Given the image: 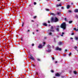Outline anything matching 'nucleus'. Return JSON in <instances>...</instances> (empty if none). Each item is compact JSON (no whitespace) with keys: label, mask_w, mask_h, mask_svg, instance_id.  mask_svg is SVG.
Segmentation results:
<instances>
[{"label":"nucleus","mask_w":78,"mask_h":78,"mask_svg":"<svg viewBox=\"0 0 78 78\" xmlns=\"http://www.w3.org/2000/svg\"><path fill=\"white\" fill-rule=\"evenodd\" d=\"M27 31H28V32H30V30H28Z\"/></svg>","instance_id":"45"},{"label":"nucleus","mask_w":78,"mask_h":78,"mask_svg":"<svg viewBox=\"0 0 78 78\" xmlns=\"http://www.w3.org/2000/svg\"><path fill=\"white\" fill-rule=\"evenodd\" d=\"M73 73H74V74H75V75H76V72L75 71H74L73 72Z\"/></svg>","instance_id":"21"},{"label":"nucleus","mask_w":78,"mask_h":78,"mask_svg":"<svg viewBox=\"0 0 78 78\" xmlns=\"http://www.w3.org/2000/svg\"><path fill=\"white\" fill-rule=\"evenodd\" d=\"M70 39H71V40L73 39V38H72V37H70Z\"/></svg>","instance_id":"39"},{"label":"nucleus","mask_w":78,"mask_h":78,"mask_svg":"<svg viewBox=\"0 0 78 78\" xmlns=\"http://www.w3.org/2000/svg\"><path fill=\"white\" fill-rule=\"evenodd\" d=\"M30 59H32V60H33V61L34 60V58L33 57V56H30V57H29Z\"/></svg>","instance_id":"6"},{"label":"nucleus","mask_w":78,"mask_h":78,"mask_svg":"<svg viewBox=\"0 0 78 78\" xmlns=\"http://www.w3.org/2000/svg\"><path fill=\"white\" fill-rule=\"evenodd\" d=\"M46 0V1H48V0Z\"/></svg>","instance_id":"55"},{"label":"nucleus","mask_w":78,"mask_h":78,"mask_svg":"<svg viewBox=\"0 0 78 78\" xmlns=\"http://www.w3.org/2000/svg\"><path fill=\"white\" fill-rule=\"evenodd\" d=\"M53 78H56L55 77H54Z\"/></svg>","instance_id":"53"},{"label":"nucleus","mask_w":78,"mask_h":78,"mask_svg":"<svg viewBox=\"0 0 78 78\" xmlns=\"http://www.w3.org/2000/svg\"><path fill=\"white\" fill-rule=\"evenodd\" d=\"M74 34L73 33L71 34V35H74Z\"/></svg>","instance_id":"40"},{"label":"nucleus","mask_w":78,"mask_h":78,"mask_svg":"<svg viewBox=\"0 0 78 78\" xmlns=\"http://www.w3.org/2000/svg\"><path fill=\"white\" fill-rule=\"evenodd\" d=\"M50 14L51 15H53V16H55V14L54 13H51Z\"/></svg>","instance_id":"15"},{"label":"nucleus","mask_w":78,"mask_h":78,"mask_svg":"<svg viewBox=\"0 0 78 78\" xmlns=\"http://www.w3.org/2000/svg\"><path fill=\"white\" fill-rule=\"evenodd\" d=\"M64 20H65V21H67V19H66V18H65L64 19Z\"/></svg>","instance_id":"27"},{"label":"nucleus","mask_w":78,"mask_h":78,"mask_svg":"<svg viewBox=\"0 0 78 78\" xmlns=\"http://www.w3.org/2000/svg\"><path fill=\"white\" fill-rule=\"evenodd\" d=\"M56 7H58V6H59V5H56Z\"/></svg>","instance_id":"33"},{"label":"nucleus","mask_w":78,"mask_h":78,"mask_svg":"<svg viewBox=\"0 0 78 78\" xmlns=\"http://www.w3.org/2000/svg\"><path fill=\"white\" fill-rule=\"evenodd\" d=\"M71 54H72V53H71V52H70L69 54V56H70Z\"/></svg>","instance_id":"25"},{"label":"nucleus","mask_w":78,"mask_h":78,"mask_svg":"<svg viewBox=\"0 0 78 78\" xmlns=\"http://www.w3.org/2000/svg\"><path fill=\"white\" fill-rule=\"evenodd\" d=\"M75 17L77 19H78V16L77 15H76Z\"/></svg>","instance_id":"22"},{"label":"nucleus","mask_w":78,"mask_h":78,"mask_svg":"<svg viewBox=\"0 0 78 78\" xmlns=\"http://www.w3.org/2000/svg\"><path fill=\"white\" fill-rule=\"evenodd\" d=\"M68 12H72V11H71V10H69Z\"/></svg>","instance_id":"31"},{"label":"nucleus","mask_w":78,"mask_h":78,"mask_svg":"<svg viewBox=\"0 0 78 78\" xmlns=\"http://www.w3.org/2000/svg\"><path fill=\"white\" fill-rule=\"evenodd\" d=\"M23 23H22V27H23Z\"/></svg>","instance_id":"36"},{"label":"nucleus","mask_w":78,"mask_h":78,"mask_svg":"<svg viewBox=\"0 0 78 78\" xmlns=\"http://www.w3.org/2000/svg\"><path fill=\"white\" fill-rule=\"evenodd\" d=\"M51 72H52V73H53V72H54V71L53 70H51Z\"/></svg>","instance_id":"26"},{"label":"nucleus","mask_w":78,"mask_h":78,"mask_svg":"<svg viewBox=\"0 0 78 78\" xmlns=\"http://www.w3.org/2000/svg\"><path fill=\"white\" fill-rule=\"evenodd\" d=\"M74 12H78V9H75L74 10Z\"/></svg>","instance_id":"11"},{"label":"nucleus","mask_w":78,"mask_h":78,"mask_svg":"<svg viewBox=\"0 0 78 78\" xmlns=\"http://www.w3.org/2000/svg\"><path fill=\"white\" fill-rule=\"evenodd\" d=\"M73 30H74V31H78V29H76V28H74Z\"/></svg>","instance_id":"12"},{"label":"nucleus","mask_w":78,"mask_h":78,"mask_svg":"<svg viewBox=\"0 0 78 78\" xmlns=\"http://www.w3.org/2000/svg\"><path fill=\"white\" fill-rule=\"evenodd\" d=\"M45 9L47 11H49V9Z\"/></svg>","instance_id":"24"},{"label":"nucleus","mask_w":78,"mask_h":78,"mask_svg":"<svg viewBox=\"0 0 78 78\" xmlns=\"http://www.w3.org/2000/svg\"><path fill=\"white\" fill-rule=\"evenodd\" d=\"M47 47L48 48H51V46L50 45L48 44L47 46Z\"/></svg>","instance_id":"9"},{"label":"nucleus","mask_w":78,"mask_h":78,"mask_svg":"<svg viewBox=\"0 0 78 78\" xmlns=\"http://www.w3.org/2000/svg\"><path fill=\"white\" fill-rule=\"evenodd\" d=\"M67 51V49H66L65 50V51Z\"/></svg>","instance_id":"47"},{"label":"nucleus","mask_w":78,"mask_h":78,"mask_svg":"<svg viewBox=\"0 0 78 78\" xmlns=\"http://www.w3.org/2000/svg\"><path fill=\"white\" fill-rule=\"evenodd\" d=\"M60 0H57V1H60Z\"/></svg>","instance_id":"54"},{"label":"nucleus","mask_w":78,"mask_h":78,"mask_svg":"<svg viewBox=\"0 0 78 78\" xmlns=\"http://www.w3.org/2000/svg\"><path fill=\"white\" fill-rule=\"evenodd\" d=\"M75 39H76V41H78V37H75Z\"/></svg>","instance_id":"16"},{"label":"nucleus","mask_w":78,"mask_h":78,"mask_svg":"<svg viewBox=\"0 0 78 78\" xmlns=\"http://www.w3.org/2000/svg\"><path fill=\"white\" fill-rule=\"evenodd\" d=\"M64 32H62V34L61 35V36H63V34H64Z\"/></svg>","instance_id":"20"},{"label":"nucleus","mask_w":78,"mask_h":78,"mask_svg":"<svg viewBox=\"0 0 78 78\" xmlns=\"http://www.w3.org/2000/svg\"><path fill=\"white\" fill-rule=\"evenodd\" d=\"M56 30L57 31H59V28H57L56 29Z\"/></svg>","instance_id":"19"},{"label":"nucleus","mask_w":78,"mask_h":78,"mask_svg":"<svg viewBox=\"0 0 78 78\" xmlns=\"http://www.w3.org/2000/svg\"><path fill=\"white\" fill-rule=\"evenodd\" d=\"M51 51V49H48V50H46V51H47V52H50Z\"/></svg>","instance_id":"8"},{"label":"nucleus","mask_w":78,"mask_h":78,"mask_svg":"<svg viewBox=\"0 0 78 78\" xmlns=\"http://www.w3.org/2000/svg\"><path fill=\"white\" fill-rule=\"evenodd\" d=\"M43 25L44 26H45V27H47V24H46V23H43Z\"/></svg>","instance_id":"10"},{"label":"nucleus","mask_w":78,"mask_h":78,"mask_svg":"<svg viewBox=\"0 0 78 78\" xmlns=\"http://www.w3.org/2000/svg\"><path fill=\"white\" fill-rule=\"evenodd\" d=\"M48 32H55V30L54 29L53 27V26H51V29L48 30Z\"/></svg>","instance_id":"3"},{"label":"nucleus","mask_w":78,"mask_h":78,"mask_svg":"<svg viewBox=\"0 0 78 78\" xmlns=\"http://www.w3.org/2000/svg\"><path fill=\"white\" fill-rule=\"evenodd\" d=\"M37 60H38V61H40V60L39 59H37Z\"/></svg>","instance_id":"34"},{"label":"nucleus","mask_w":78,"mask_h":78,"mask_svg":"<svg viewBox=\"0 0 78 78\" xmlns=\"http://www.w3.org/2000/svg\"><path fill=\"white\" fill-rule=\"evenodd\" d=\"M54 59H55V58H53V57L52 58V59L53 60H54Z\"/></svg>","instance_id":"43"},{"label":"nucleus","mask_w":78,"mask_h":78,"mask_svg":"<svg viewBox=\"0 0 78 78\" xmlns=\"http://www.w3.org/2000/svg\"><path fill=\"white\" fill-rule=\"evenodd\" d=\"M63 56H66V54H63Z\"/></svg>","instance_id":"42"},{"label":"nucleus","mask_w":78,"mask_h":78,"mask_svg":"<svg viewBox=\"0 0 78 78\" xmlns=\"http://www.w3.org/2000/svg\"><path fill=\"white\" fill-rule=\"evenodd\" d=\"M60 27L62 28H63V30H66V23L63 22L60 25Z\"/></svg>","instance_id":"1"},{"label":"nucleus","mask_w":78,"mask_h":78,"mask_svg":"<svg viewBox=\"0 0 78 78\" xmlns=\"http://www.w3.org/2000/svg\"><path fill=\"white\" fill-rule=\"evenodd\" d=\"M57 61H56L55 62V63H57Z\"/></svg>","instance_id":"50"},{"label":"nucleus","mask_w":78,"mask_h":78,"mask_svg":"<svg viewBox=\"0 0 78 78\" xmlns=\"http://www.w3.org/2000/svg\"><path fill=\"white\" fill-rule=\"evenodd\" d=\"M77 51H78V50H77Z\"/></svg>","instance_id":"58"},{"label":"nucleus","mask_w":78,"mask_h":78,"mask_svg":"<svg viewBox=\"0 0 78 78\" xmlns=\"http://www.w3.org/2000/svg\"><path fill=\"white\" fill-rule=\"evenodd\" d=\"M32 66H33V67H35V66H36V65H32Z\"/></svg>","instance_id":"32"},{"label":"nucleus","mask_w":78,"mask_h":78,"mask_svg":"<svg viewBox=\"0 0 78 78\" xmlns=\"http://www.w3.org/2000/svg\"><path fill=\"white\" fill-rule=\"evenodd\" d=\"M71 4V5H73V3H72Z\"/></svg>","instance_id":"49"},{"label":"nucleus","mask_w":78,"mask_h":78,"mask_svg":"<svg viewBox=\"0 0 78 78\" xmlns=\"http://www.w3.org/2000/svg\"><path fill=\"white\" fill-rule=\"evenodd\" d=\"M29 6H31V5H30Z\"/></svg>","instance_id":"56"},{"label":"nucleus","mask_w":78,"mask_h":78,"mask_svg":"<svg viewBox=\"0 0 78 78\" xmlns=\"http://www.w3.org/2000/svg\"><path fill=\"white\" fill-rule=\"evenodd\" d=\"M34 5H36V2H34Z\"/></svg>","instance_id":"30"},{"label":"nucleus","mask_w":78,"mask_h":78,"mask_svg":"<svg viewBox=\"0 0 78 78\" xmlns=\"http://www.w3.org/2000/svg\"><path fill=\"white\" fill-rule=\"evenodd\" d=\"M40 1L41 0H39Z\"/></svg>","instance_id":"59"},{"label":"nucleus","mask_w":78,"mask_h":78,"mask_svg":"<svg viewBox=\"0 0 78 78\" xmlns=\"http://www.w3.org/2000/svg\"><path fill=\"white\" fill-rule=\"evenodd\" d=\"M48 26H49V27H50V26H51V25L49 24Z\"/></svg>","instance_id":"46"},{"label":"nucleus","mask_w":78,"mask_h":78,"mask_svg":"<svg viewBox=\"0 0 78 78\" xmlns=\"http://www.w3.org/2000/svg\"><path fill=\"white\" fill-rule=\"evenodd\" d=\"M46 38V37H45V39Z\"/></svg>","instance_id":"57"},{"label":"nucleus","mask_w":78,"mask_h":78,"mask_svg":"<svg viewBox=\"0 0 78 78\" xmlns=\"http://www.w3.org/2000/svg\"><path fill=\"white\" fill-rule=\"evenodd\" d=\"M70 5H67V9H69V8H70Z\"/></svg>","instance_id":"14"},{"label":"nucleus","mask_w":78,"mask_h":78,"mask_svg":"<svg viewBox=\"0 0 78 78\" xmlns=\"http://www.w3.org/2000/svg\"><path fill=\"white\" fill-rule=\"evenodd\" d=\"M72 21H69V23H72Z\"/></svg>","instance_id":"17"},{"label":"nucleus","mask_w":78,"mask_h":78,"mask_svg":"<svg viewBox=\"0 0 78 78\" xmlns=\"http://www.w3.org/2000/svg\"><path fill=\"white\" fill-rule=\"evenodd\" d=\"M57 14L58 15H59V14H61V13L59 12H57Z\"/></svg>","instance_id":"23"},{"label":"nucleus","mask_w":78,"mask_h":78,"mask_svg":"<svg viewBox=\"0 0 78 78\" xmlns=\"http://www.w3.org/2000/svg\"><path fill=\"white\" fill-rule=\"evenodd\" d=\"M36 31L37 32V31H38V30H37Z\"/></svg>","instance_id":"52"},{"label":"nucleus","mask_w":78,"mask_h":78,"mask_svg":"<svg viewBox=\"0 0 78 78\" xmlns=\"http://www.w3.org/2000/svg\"><path fill=\"white\" fill-rule=\"evenodd\" d=\"M75 49H76V48H77V47L75 46L74 47Z\"/></svg>","instance_id":"29"},{"label":"nucleus","mask_w":78,"mask_h":78,"mask_svg":"<svg viewBox=\"0 0 78 78\" xmlns=\"http://www.w3.org/2000/svg\"><path fill=\"white\" fill-rule=\"evenodd\" d=\"M43 45H42L41 44H39V45L38 46V48H42V47H43Z\"/></svg>","instance_id":"5"},{"label":"nucleus","mask_w":78,"mask_h":78,"mask_svg":"<svg viewBox=\"0 0 78 78\" xmlns=\"http://www.w3.org/2000/svg\"><path fill=\"white\" fill-rule=\"evenodd\" d=\"M61 44H62V42H60L58 43V45H61Z\"/></svg>","instance_id":"13"},{"label":"nucleus","mask_w":78,"mask_h":78,"mask_svg":"<svg viewBox=\"0 0 78 78\" xmlns=\"http://www.w3.org/2000/svg\"><path fill=\"white\" fill-rule=\"evenodd\" d=\"M61 9H64V7H61Z\"/></svg>","instance_id":"44"},{"label":"nucleus","mask_w":78,"mask_h":78,"mask_svg":"<svg viewBox=\"0 0 78 78\" xmlns=\"http://www.w3.org/2000/svg\"><path fill=\"white\" fill-rule=\"evenodd\" d=\"M43 44L44 45H45V42H43Z\"/></svg>","instance_id":"41"},{"label":"nucleus","mask_w":78,"mask_h":78,"mask_svg":"<svg viewBox=\"0 0 78 78\" xmlns=\"http://www.w3.org/2000/svg\"><path fill=\"white\" fill-rule=\"evenodd\" d=\"M61 48H59L58 47H57L55 49V50H59V51H61Z\"/></svg>","instance_id":"4"},{"label":"nucleus","mask_w":78,"mask_h":78,"mask_svg":"<svg viewBox=\"0 0 78 78\" xmlns=\"http://www.w3.org/2000/svg\"><path fill=\"white\" fill-rule=\"evenodd\" d=\"M48 23H50V21H48Z\"/></svg>","instance_id":"48"},{"label":"nucleus","mask_w":78,"mask_h":78,"mask_svg":"<svg viewBox=\"0 0 78 78\" xmlns=\"http://www.w3.org/2000/svg\"><path fill=\"white\" fill-rule=\"evenodd\" d=\"M58 6H61V4H60L58 5Z\"/></svg>","instance_id":"35"},{"label":"nucleus","mask_w":78,"mask_h":78,"mask_svg":"<svg viewBox=\"0 0 78 78\" xmlns=\"http://www.w3.org/2000/svg\"><path fill=\"white\" fill-rule=\"evenodd\" d=\"M58 21V19L56 17H55V18H53V17H52L51 19V22H57Z\"/></svg>","instance_id":"2"},{"label":"nucleus","mask_w":78,"mask_h":78,"mask_svg":"<svg viewBox=\"0 0 78 78\" xmlns=\"http://www.w3.org/2000/svg\"><path fill=\"white\" fill-rule=\"evenodd\" d=\"M33 34H34V32L33 33Z\"/></svg>","instance_id":"51"},{"label":"nucleus","mask_w":78,"mask_h":78,"mask_svg":"<svg viewBox=\"0 0 78 78\" xmlns=\"http://www.w3.org/2000/svg\"><path fill=\"white\" fill-rule=\"evenodd\" d=\"M55 76L59 77L60 76V74H59V73H57L55 74Z\"/></svg>","instance_id":"7"},{"label":"nucleus","mask_w":78,"mask_h":78,"mask_svg":"<svg viewBox=\"0 0 78 78\" xmlns=\"http://www.w3.org/2000/svg\"><path fill=\"white\" fill-rule=\"evenodd\" d=\"M52 34V33L51 32H49V35H50L51 36V34Z\"/></svg>","instance_id":"18"},{"label":"nucleus","mask_w":78,"mask_h":78,"mask_svg":"<svg viewBox=\"0 0 78 78\" xmlns=\"http://www.w3.org/2000/svg\"><path fill=\"white\" fill-rule=\"evenodd\" d=\"M59 26H57V28H59Z\"/></svg>","instance_id":"37"},{"label":"nucleus","mask_w":78,"mask_h":78,"mask_svg":"<svg viewBox=\"0 0 78 78\" xmlns=\"http://www.w3.org/2000/svg\"><path fill=\"white\" fill-rule=\"evenodd\" d=\"M36 16H35L34 17V19H36Z\"/></svg>","instance_id":"28"},{"label":"nucleus","mask_w":78,"mask_h":78,"mask_svg":"<svg viewBox=\"0 0 78 78\" xmlns=\"http://www.w3.org/2000/svg\"><path fill=\"white\" fill-rule=\"evenodd\" d=\"M32 46H34V44H32Z\"/></svg>","instance_id":"38"}]
</instances>
